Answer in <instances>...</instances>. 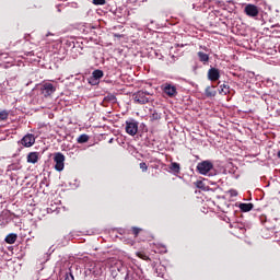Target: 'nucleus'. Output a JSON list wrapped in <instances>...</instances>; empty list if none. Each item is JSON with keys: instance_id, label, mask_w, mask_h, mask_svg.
<instances>
[{"instance_id": "obj_1", "label": "nucleus", "mask_w": 280, "mask_h": 280, "mask_svg": "<svg viewBox=\"0 0 280 280\" xmlns=\"http://www.w3.org/2000/svg\"><path fill=\"white\" fill-rule=\"evenodd\" d=\"M211 170H213V163L209 160L199 162L197 164V172L201 174V176H207Z\"/></svg>"}, {"instance_id": "obj_2", "label": "nucleus", "mask_w": 280, "mask_h": 280, "mask_svg": "<svg viewBox=\"0 0 280 280\" xmlns=\"http://www.w3.org/2000/svg\"><path fill=\"white\" fill-rule=\"evenodd\" d=\"M133 101L136 104H149L150 93L144 91H138L133 94Z\"/></svg>"}, {"instance_id": "obj_3", "label": "nucleus", "mask_w": 280, "mask_h": 280, "mask_svg": "<svg viewBox=\"0 0 280 280\" xmlns=\"http://www.w3.org/2000/svg\"><path fill=\"white\" fill-rule=\"evenodd\" d=\"M125 130L127 135H130V137H135V135L139 132V122L135 119L127 120Z\"/></svg>"}, {"instance_id": "obj_4", "label": "nucleus", "mask_w": 280, "mask_h": 280, "mask_svg": "<svg viewBox=\"0 0 280 280\" xmlns=\"http://www.w3.org/2000/svg\"><path fill=\"white\" fill-rule=\"evenodd\" d=\"M39 91L44 97H51V94L56 92V85L50 82H46L40 85Z\"/></svg>"}, {"instance_id": "obj_5", "label": "nucleus", "mask_w": 280, "mask_h": 280, "mask_svg": "<svg viewBox=\"0 0 280 280\" xmlns=\"http://www.w3.org/2000/svg\"><path fill=\"white\" fill-rule=\"evenodd\" d=\"M54 163L56 172H62L65 170V154L61 152L55 153Z\"/></svg>"}, {"instance_id": "obj_6", "label": "nucleus", "mask_w": 280, "mask_h": 280, "mask_svg": "<svg viewBox=\"0 0 280 280\" xmlns=\"http://www.w3.org/2000/svg\"><path fill=\"white\" fill-rule=\"evenodd\" d=\"M161 89L168 97H176L178 95L176 85H173L172 83H164L162 84Z\"/></svg>"}, {"instance_id": "obj_7", "label": "nucleus", "mask_w": 280, "mask_h": 280, "mask_svg": "<svg viewBox=\"0 0 280 280\" xmlns=\"http://www.w3.org/2000/svg\"><path fill=\"white\" fill-rule=\"evenodd\" d=\"M244 12L246 16H249L250 19H255V16H259V8L255 4H246L244 8Z\"/></svg>"}, {"instance_id": "obj_8", "label": "nucleus", "mask_w": 280, "mask_h": 280, "mask_svg": "<svg viewBox=\"0 0 280 280\" xmlns=\"http://www.w3.org/2000/svg\"><path fill=\"white\" fill-rule=\"evenodd\" d=\"M21 143L24 145V148H32L34 143H36V138L32 133H27L21 139Z\"/></svg>"}, {"instance_id": "obj_9", "label": "nucleus", "mask_w": 280, "mask_h": 280, "mask_svg": "<svg viewBox=\"0 0 280 280\" xmlns=\"http://www.w3.org/2000/svg\"><path fill=\"white\" fill-rule=\"evenodd\" d=\"M207 75L210 82H218L220 80V70L218 68H210Z\"/></svg>"}, {"instance_id": "obj_10", "label": "nucleus", "mask_w": 280, "mask_h": 280, "mask_svg": "<svg viewBox=\"0 0 280 280\" xmlns=\"http://www.w3.org/2000/svg\"><path fill=\"white\" fill-rule=\"evenodd\" d=\"M38 159H40V153L30 152L27 154L26 161L27 163H32L33 165H36V163H38Z\"/></svg>"}, {"instance_id": "obj_11", "label": "nucleus", "mask_w": 280, "mask_h": 280, "mask_svg": "<svg viewBox=\"0 0 280 280\" xmlns=\"http://www.w3.org/2000/svg\"><path fill=\"white\" fill-rule=\"evenodd\" d=\"M197 56H198L199 62H202V65L209 63V54L198 51Z\"/></svg>"}, {"instance_id": "obj_12", "label": "nucleus", "mask_w": 280, "mask_h": 280, "mask_svg": "<svg viewBox=\"0 0 280 280\" xmlns=\"http://www.w3.org/2000/svg\"><path fill=\"white\" fill-rule=\"evenodd\" d=\"M238 207L243 213H248V211H253L255 206L253 203H240Z\"/></svg>"}, {"instance_id": "obj_13", "label": "nucleus", "mask_w": 280, "mask_h": 280, "mask_svg": "<svg viewBox=\"0 0 280 280\" xmlns=\"http://www.w3.org/2000/svg\"><path fill=\"white\" fill-rule=\"evenodd\" d=\"M205 93L207 97H215L217 95L215 86H207L205 90Z\"/></svg>"}, {"instance_id": "obj_14", "label": "nucleus", "mask_w": 280, "mask_h": 280, "mask_svg": "<svg viewBox=\"0 0 280 280\" xmlns=\"http://www.w3.org/2000/svg\"><path fill=\"white\" fill-rule=\"evenodd\" d=\"M220 94L221 95H229V93H231V86H229V84L223 83L220 85Z\"/></svg>"}, {"instance_id": "obj_15", "label": "nucleus", "mask_w": 280, "mask_h": 280, "mask_svg": "<svg viewBox=\"0 0 280 280\" xmlns=\"http://www.w3.org/2000/svg\"><path fill=\"white\" fill-rule=\"evenodd\" d=\"M18 235L14 233L8 234L7 237L4 238V242H7V244H14L18 240Z\"/></svg>"}, {"instance_id": "obj_16", "label": "nucleus", "mask_w": 280, "mask_h": 280, "mask_svg": "<svg viewBox=\"0 0 280 280\" xmlns=\"http://www.w3.org/2000/svg\"><path fill=\"white\" fill-rule=\"evenodd\" d=\"M92 77L94 80H102L104 78V71L97 69L92 72Z\"/></svg>"}, {"instance_id": "obj_17", "label": "nucleus", "mask_w": 280, "mask_h": 280, "mask_svg": "<svg viewBox=\"0 0 280 280\" xmlns=\"http://www.w3.org/2000/svg\"><path fill=\"white\" fill-rule=\"evenodd\" d=\"M170 170L175 174H180V164L173 162L171 163Z\"/></svg>"}, {"instance_id": "obj_18", "label": "nucleus", "mask_w": 280, "mask_h": 280, "mask_svg": "<svg viewBox=\"0 0 280 280\" xmlns=\"http://www.w3.org/2000/svg\"><path fill=\"white\" fill-rule=\"evenodd\" d=\"M137 257H139V259H143V261H150V256H148V254H145V252H137L136 253Z\"/></svg>"}, {"instance_id": "obj_19", "label": "nucleus", "mask_w": 280, "mask_h": 280, "mask_svg": "<svg viewBox=\"0 0 280 280\" xmlns=\"http://www.w3.org/2000/svg\"><path fill=\"white\" fill-rule=\"evenodd\" d=\"M8 117H10V113L8 110H0V121H8Z\"/></svg>"}, {"instance_id": "obj_20", "label": "nucleus", "mask_w": 280, "mask_h": 280, "mask_svg": "<svg viewBox=\"0 0 280 280\" xmlns=\"http://www.w3.org/2000/svg\"><path fill=\"white\" fill-rule=\"evenodd\" d=\"M89 139V135L83 133L77 139V143H88Z\"/></svg>"}, {"instance_id": "obj_21", "label": "nucleus", "mask_w": 280, "mask_h": 280, "mask_svg": "<svg viewBox=\"0 0 280 280\" xmlns=\"http://www.w3.org/2000/svg\"><path fill=\"white\" fill-rule=\"evenodd\" d=\"M151 121H159L161 120V113L154 110L150 116Z\"/></svg>"}, {"instance_id": "obj_22", "label": "nucleus", "mask_w": 280, "mask_h": 280, "mask_svg": "<svg viewBox=\"0 0 280 280\" xmlns=\"http://www.w3.org/2000/svg\"><path fill=\"white\" fill-rule=\"evenodd\" d=\"M142 231L143 229L141 228H136V226L131 228V232L135 235V237H139V233H142Z\"/></svg>"}, {"instance_id": "obj_23", "label": "nucleus", "mask_w": 280, "mask_h": 280, "mask_svg": "<svg viewBox=\"0 0 280 280\" xmlns=\"http://www.w3.org/2000/svg\"><path fill=\"white\" fill-rule=\"evenodd\" d=\"M63 280H75V278L73 277V273H71V272H66Z\"/></svg>"}, {"instance_id": "obj_24", "label": "nucleus", "mask_w": 280, "mask_h": 280, "mask_svg": "<svg viewBox=\"0 0 280 280\" xmlns=\"http://www.w3.org/2000/svg\"><path fill=\"white\" fill-rule=\"evenodd\" d=\"M94 5H106V0H93Z\"/></svg>"}, {"instance_id": "obj_25", "label": "nucleus", "mask_w": 280, "mask_h": 280, "mask_svg": "<svg viewBox=\"0 0 280 280\" xmlns=\"http://www.w3.org/2000/svg\"><path fill=\"white\" fill-rule=\"evenodd\" d=\"M139 165H140V170H141L142 172H148V164H147L145 162H142V163H140Z\"/></svg>"}, {"instance_id": "obj_26", "label": "nucleus", "mask_w": 280, "mask_h": 280, "mask_svg": "<svg viewBox=\"0 0 280 280\" xmlns=\"http://www.w3.org/2000/svg\"><path fill=\"white\" fill-rule=\"evenodd\" d=\"M125 280H135V273H130V271L127 272Z\"/></svg>"}, {"instance_id": "obj_27", "label": "nucleus", "mask_w": 280, "mask_h": 280, "mask_svg": "<svg viewBox=\"0 0 280 280\" xmlns=\"http://www.w3.org/2000/svg\"><path fill=\"white\" fill-rule=\"evenodd\" d=\"M115 38H121V35L119 34H114Z\"/></svg>"}, {"instance_id": "obj_28", "label": "nucleus", "mask_w": 280, "mask_h": 280, "mask_svg": "<svg viewBox=\"0 0 280 280\" xmlns=\"http://www.w3.org/2000/svg\"><path fill=\"white\" fill-rule=\"evenodd\" d=\"M278 159H280V150L278 151Z\"/></svg>"}, {"instance_id": "obj_29", "label": "nucleus", "mask_w": 280, "mask_h": 280, "mask_svg": "<svg viewBox=\"0 0 280 280\" xmlns=\"http://www.w3.org/2000/svg\"><path fill=\"white\" fill-rule=\"evenodd\" d=\"M206 51H209V49L207 47L203 48Z\"/></svg>"}, {"instance_id": "obj_30", "label": "nucleus", "mask_w": 280, "mask_h": 280, "mask_svg": "<svg viewBox=\"0 0 280 280\" xmlns=\"http://www.w3.org/2000/svg\"><path fill=\"white\" fill-rule=\"evenodd\" d=\"M109 143H113V139L109 140Z\"/></svg>"}, {"instance_id": "obj_31", "label": "nucleus", "mask_w": 280, "mask_h": 280, "mask_svg": "<svg viewBox=\"0 0 280 280\" xmlns=\"http://www.w3.org/2000/svg\"><path fill=\"white\" fill-rule=\"evenodd\" d=\"M112 100H115V96H112Z\"/></svg>"}]
</instances>
